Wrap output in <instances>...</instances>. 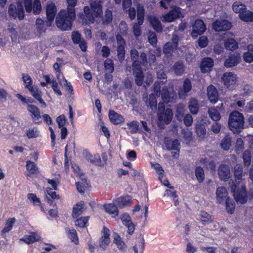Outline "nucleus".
<instances>
[{
    "label": "nucleus",
    "instance_id": "32",
    "mask_svg": "<svg viewBox=\"0 0 253 253\" xmlns=\"http://www.w3.org/2000/svg\"><path fill=\"white\" fill-rule=\"evenodd\" d=\"M26 168L29 172L27 175H34L39 172V168L37 165L33 162L28 160L26 162Z\"/></svg>",
    "mask_w": 253,
    "mask_h": 253
},
{
    "label": "nucleus",
    "instance_id": "49",
    "mask_svg": "<svg viewBox=\"0 0 253 253\" xmlns=\"http://www.w3.org/2000/svg\"><path fill=\"white\" fill-rule=\"evenodd\" d=\"M196 133L198 137L204 138L206 135V128L204 125L202 124H198L196 126Z\"/></svg>",
    "mask_w": 253,
    "mask_h": 253
},
{
    "label": "nucleus",
    "instance_id": "1",
    "mask_svg": "<svg viewBox=\"0 0 253 253\" xmlns=\"http://www.w3.org/2000/svg\"><path fill=\"white\" fill-rule=\"evenodd\" d=\"M234 175L236 184L233 182L229 185L231 188L233 196L236 202L244 204L247 201L246 188L244 183L241 182L243 175V167L240 164H237L234 167Z\"/></svg>",
    "mask_w": 253,
    "mask_h": 253
},
{
    "label": "nucleus",
    "instance_id": "4",
    "mask_svg": "<svg viewBox=\"0 0 253 253\" xmlns=\"http://www.w3.org/2000/svg\"><path fill=\"white\" fill-rule=\"evenodd\" d=\"M137 22L134 23L132 26V32L134 35L139 37L141 35V25L144 23L145 9L143 5L138 4L137 6Z\"/></svg>",
    "mask_w": 253,
    "mask_h": 253
},
{
    "label": "nucleus",
    "instance_id": "14",
    "mask_svg": "<svg viewBox=\"0 0 253 253\" xmlns=\"http://www.w3.org/2000/svg\"><path fill=\"white\" fill-rule=\"evenodd\" d=\"M28 111L31 114V116L33 122L36 124H40L42 121L41 112L39 108L36 106L32 104H28L27 105Z\"/></svg>",
    "mask_w": 253,
    "mask_h": 253
},
{
    "label": "nucleus",
    "instance_id": "7",
    "mask_svg": "<svg viewBox=\"0 0 253 253\" xmlns=\"http://www.w3.org/2000/svg\"><path fill=\"white\" fill-rule=\"evenodd\" d=\"M23 4L27 13L33 12L34 14L38 15L41 12L42 5L40 0H24Z\"/></svg>",
    "mask_w": 253,
    "mask_h": 253
},
{
    "label": "nucleus",
    "instance_id": "21",
    "mask_svg": "<svg viewBox=\"0 0 253 253\" xmlns=\"http://www.w3.org/2000/svg\"><path fill=\"white\" fill-rule=\"evenodd\" d=\"M164 143L167 148V150L169 151L172 150H178L179 147H180V143L177 139L172 140L168 137H165Z\"/></svg>",
    "mask_w": 253,
    "mask_h": 253
},
{
    "label": "nucleus",
    "instance_id": "60",
    "mask_svg": "<svg viewBox=\"0 0 253 253\" xmlns=\"http://www.w3.org/2000/svg\"><path fill=\"white\" fill-rule=\"evenodd\" d=\"M154 168L157 171V172L158 173L159 179L161 181H162V178L164 177V170L163 169L162 167L159 164L156 163L154 165Z\"/></svg>",
    "mask_w": 253,
    "mask_h": 253
},
{
    "label": "nucleus",
    "instance_id": "61",
    "mask_svg": "<svg viewBox=\"0 0 253 253\" xmlns=\"http://www.w3.org/2000/svg\"><path fill=\"white\" fill-rule=\"evenodd\" d=\"M56 122L58 124V127L61 128L64 127L66 123L67 122V119L66 117L64 115H60L56 118Z\"/></svg>",
    "mask_w": 253,
    "mask_h": 253
},
{
    "label": "nucleus",
    "instance_id": "26",
    "mask_svg": "<svg viewBox=\"0 0 253 253\" xmlns=\"http://www.w3.org/2000/svg\"><path fill=\"white\" fill-rule=\"evenodd\" d=\"M108 117L110 122L114 125H119L124 122V117L114 110H110Z\"/></svg>",
    "mask_w": 253,
    "mask_h": 253
},
{
    "label": "nucleus",
    "instance_id": "37",
    "mask_svg": "<svg viewBox=\"0 0 253 253\" xmlns=\"http://www.w3.org/2000/svg\"><path fill=\"white\" fill-rule=\"evenodd\" d=\"M66 232L68 236V238L74 243L75 245H78L79 243V238L76 230L74 229L67 228Z\"/></svg>",
    "mask_w": 253,
    "mask_h": 253
},
{
    "label": "nucleus",
    "instance_id": "13",
    "mask_svg": "<svg viewBox=\"0 0 253 253\" xmlns=\"http://www.w3.org/2000/svg\"><path fill=\"white\" fill-rule=\"evenodd\" d=\"M206 30V26L202 19H198L195 21L192 25L191 35L192 37H197L202 35Z\"/></svg>",
    "mask_w": 253,
    "mask_h": 253
},
{
    "label": "nucleus",
    "instance_id": "2",
    "mask_svg": "<svg viewBox=\"0 0 253 253\" xmlns=\"http://www.w3.org/2000/svg\"><path fill=\"white\" fill-rule=\"evenodd\" d=\"M76 18V13L66 9H61L58 13L56 19L57 27L62 31H68L71 29L73 23Z\"/></svg>",
    "mask_w": 253,
    "mask_h": 253
},
{
    "label": "nucleus",
    "instance_id": "8",
    "mask_svg": "<svg viewBox=\"0 0 253 253\" xmlns=\"http://www.w3.org/2000/svg\"><path fill=\"white\" fill-rule=\"evenodd\" d=\"M181 17H183L181 8L173 6L168 12L163 16L162 21L164 22H171Z\"/></svg>",
    "mask_w": 253,
    "mask_h": 253
},
{
    "label": "nucleus",
    "instance_id": "11",
    "mask_svg": "<svg viewBox=\"0 0 253 253\" xmlns=\"http://www.w3.org/2000/svg\"><path fill=\"white\" fill-rule=\"evenodd\" d=\"M139 53L138 51L135 49H132L130 51V58L132 61V63L134 62H137V64L146 66L147 65L148 61L146 54L145 52H141L140 53L139 58L140 60L138 59Z\"/></svg>",
    "mask_w": 253,
    "mask_h": 253
},
{
    "label": "nucleus",
    "instance_id": "17",
    "mask_svg": "<svg viewBox=\"0 0 253 253\" xmlns=\"http://www.w3.org/2000/svg\"><path fill=\"white\" fill-rule=\"evenodd\" d=\"M90 6L96 17H101L103 14L102 0H89Z\"/></svg>",
    "mask_w": 253,
    "mask_h": 253
},
{
    "label": "nucleus",
    "instance_id": "9",
    "mask_svg": "<svg viewBox=\"0 0 253 253\" xmlns=\"http://www.w3.org/2000/svg\"><path fill=\"white\" fill-rule=\"evenodd\" d=\"M137 62L132 63L133 74L134 76V81L136 84L139 86H141L143 83L144 75L141 66L137 64Z\"/></svg>",
    "mask_w": 253,
    "mask_h": 253
},
{
    "label": "nucleus",
    "instance_id": "10",
    "mask_svg": "<svg viewBox=\"0 0 253 253\" xmlns=\"http://www.w3.org/2000/svg\"><path fill=\"white\" fill-rule=\"evenodd\" d=\"M84 14L80 13L79 14V20L81 21L83 23H93L95 21L94 17H96V16L94 14V12L92 10L91 8H90L87 6H85L84 7Z\"/></svg>",
    "mask_w": 253,
    "mask_h": 253
},
{
    "label": "nucleus",
    "instance_id": "15",
    "mask_svg": "<svg viewBox=\"0 0 253 253\" xmlns=\"http://www.w3.org/2000/svg\"><path fill=\"white\" fill-rule=\"evenodd\" d=\"M110 236L109 229L104 226L101 231V237L99 240V245L101 248L105 250L108 247L110 243Z\"/></svg>",
    "mask_w": 253,
    "mask_h": 253
},
{
    "label": "nucleus",
    "instance_id": "58",
    "mask_svg": "<svg viewBox=\"0 0 253 253\" xmlns=\"http://www.w3.org/2000/svg\"><path fill=\"white\" fill-rule=\"evenodd\" d=\"M28 199L31 201L34 205L41 204V200L37 195L34 193H29L27 195Z\"/></svg>",
    "mask_w": 253,
    "mask_h": 253
},
{
    "label": "nucleus",
    "instance_id": "44",
    "mask_svg": "<svg viewBox=\"0 0 253 253\" xmlns=\"http://www.w3.org/2000/svg\"><path fill=\"white\" fill-rule=\"evenodd\" d=\"M240 19L246 22H252L253 21V12L247 10V9L244 10L243 13H241L240 16Z\"/></svg>",
    "mask_w": 253,
    "mask_h": 253
},
{
    "label": "nucleus",
    "instance_id": "24",
    "mask_svg": "<svg viewBox=\"0 0 253 253\" xmlns=\"http://www.w3.org/2000/svg\"><path fill=\"white\" fill-rule=\"evenodd\" d=\"M143 99L147 107H150L152 110L157 109V101L155 94L152 93L149 96L146 95L145 97L143 96Z\"/></svg>",
    "mask_w": 253,
    "mask_h": 253
},
{
    "label": "nucleus",
    "instance_id": "20",
    "mask_svg": "<svg viewBox=\"0 0 253 253\" xmlns=\"http://www.w3.org/2000/svg\"><path fill=\"white\" fill-rule=\"evenodd\" d=\"M46 195L45 196V199L46 202L50 205L56 207V204L54 203L53 200L59 199V195H57L56 192L53 191V189L50 187L46 188Z\"/></svg>",
    "mask_w": 253,
    "mask_h": 253
},
{
    "label": "nucleus",
    "instance_id": "52",
    "mask_svg": "<svg viewBox=\"0 0 253 253\" xmlns=\"http://www.w3.org/2000/svg\"><path fill=\"white\" fill-rule=\"evenodd\" d=\"M113 241L120 250H125L126 248L125 243L122 240L121 238L118 234L114 238Z\"/></svg>",
    "mask_w": 253,
    "mask_h": 253
},
{
    "label": "nucleus",
    "instance_id": "54",
    "mask_svg": "<svg viewBox=\"0 0 253 253\" xmlns=\"http://www.w3.org/2000/svg\"><path fill=\"white\" fill-rule=\"evenodd\" d=\"M42 92L40 90H36V92L33 93L32 95L42 105L43 107H45L46 106V104L42 99Z\"/></svg>",
    "mask_w": 253,
    "mask_h": 253
},
{
    "label": "nucleus",
    "instance_id": "16",
    "mask_svg": "<svg viewBox=\"0 0 253 253\" xmlns=\"http://www.w3.org/2000/svg\"><path fill=\"white\" fill-rule=\"evenodd\" d=\"M123 224L127 228V233L131 235L135 230V225L132 222L130 215L126 213L123 214L121 216Z\"/></svg>",
    "mask_w": 253,
    "mask_h": 253
},
{
    "label": "nucleus",
    "instance_id": "12",
    "mask_svg": "<svg viewBox=\"0 0 253 253\" xmlns=\"http://www.w3.org/2000/svg\"><path fill=\"white\" fill-rule=\"evenodd\" d=\"M236 76L231 72L225 73L222 77V81L224 87L228 90H231L234 88L236 83Z\"/></svg>",
    "mask_w": 253,
    "mask_h": 253
},
{
    "label": "nucleus",
    "instance_id": "19",
    "mask_svg": "<svg viewBox=\"0 0 253 253\" xmlns=\"http://www.w3.org/2000/svg\"><path fill=\"white\" fill-rule=\"evenodd\" d=\"M41 237L36 232H31L29 235H26L19 240L29 245L41 240Z\"/></svg>",
    "mask_w": 253,
    "mask_h": 253
},
{
    "label": "nucleus",
    "instance_id": "36",
    "mask_svg": "<svg viewBox=\"0 0 253 253\" xmlns=\"http://www.w3.org/2000/svg\"><path fill=\"white\" fill-rule=\"evenodd\" d=\"M104 209L107 212L110 214H112L114 216L118 215L119 210L118 207L113 203L105 204L104 205Z\"/></svg>",
    "mask_w": 253,
    "mask_h": 253
},
{
    "label": "nucleus",
    "instance_id": "31",
    "mask_svg": "<svg viewBox=\"0 0 253 253\" xmlns=\"http://www.w3.org/2000/svg\"><path fill=\"white\" fill-rule=\"evenodd\" d=\"M172 93L167 86H164L161 90V98L164 103H168L172 101Z\"/></svg>",
    "mask_w": 253,
    "mask_h": 253
},
{
    "label": "nucleus",
    "instance_id": "48",
    "mask_svg": "<svg viewBox=\"0 0 253 253\" xmlns=\"http://www.w3.org/2000/svg\"><path fill=\"white\" fill-rule=\"evenodd\" d=\"M195 176L199 183L203 182L205 174L203 169L201 167H197L195 169Z\"/></svg>",
    "mask_w": 253,
    "mask_h": 253
},
{
    "label": "nucleus",
    "instance_id": "38",
    "mask_svg": "<svg viewBox=\"0 0 253 253\" xmlns=\"http://www.w3.org/2000/svg\"><path fill=\"white\" fill-rule=\"evenodd\" d=\"M224 46L227 50H234L238 48V43L233 39H229L225 41Z\"/></svg>",
    "mask_w": 253,
    "mask_h": 253
},
{
    "label": "nucleus",
    "instance_id": "25",
    "mask_svg": "<svg viewBox=\"0 0 253 253\" xmlns=\"http://www.w3.org/2000/svg\"><path fill=\"white\" fill-rule=\"evenodd\" d=\"M22 75L25 87L29 90L31 94L35 92L36 90H39L37 87L33 86L32 78L28 74L23 73Z\"/></svg>",
    "mask_w": 253,
    "mask_h": 253
},
{
    "label": "nucleus",
    "instance_id": "53",
    "mask_svg": "<svg viewBox=\"0 0 253 253\" xmlns=\"http://www.w3.org/2000/svg\"><path fill=\"white\" fill-rule=\"evenodd\" d=\"M125 46L119 45L117 46V56L120 61H123L125 57Z\"/></svg>",
    "mask_w": 253,
    "mask_h": 253
},
{
    "label": "nucleus",
    "instance_id": "42",
    "mask_svg": "<svg viewBox=\"0 0 253 253\" xmlns=\"http://www.w3.org/2000/svg\"><path fill=\"white\" fill-rule=\"evenodd\" d=\"M232 144V138L229 134H227L222 140V149L225 151L229 150Z\"/></svg>",
    "mask_w": 253,
    "mask_h": 253
},
{
    "label": "nucleus",
    "instance_id": "41",
    "mask_svg": "<svg viewBox=\"0 0 253 253\" xmlns=\"http://www.w3.org/2000/svg\"><path fill=\"white\" fill-rule=\"evenodd\" d=\"M232 9L235 13H239L240 16L241 13L246 9V6L239 1H235L232 5Z\"/></svg>",
    "mask_w": 253,
    "mask_h": 253
},
{
    "label": "nucleus",
    "instance_id": "51",
    "mask_svg": "<svg viewBox=\"0 0 253 253\" xmlns=\"http://www.w3.org/2000/svg\"><path fill=\"white\" fill-rule=\"evenodd\" d=\"M89 216H84L78 218L75 221V225L80 227H84L88 222Z\"/></svg>",
    "mask_w": 253,
    "mask_h": 253
},
{
    "label": "nucleus",
    "instance_id": "29",
    "mask_svg": "<svg viewBox=\"0 0 253 253\" xmlns=\"http://www.w3.org/2000/svg\"><path fill=\"white\" fill-rule=\"evenodd\" d=\"M148 20L152 27L156 32L160 33L162 32L163 26L158 18L154 16H150L149 17Z\"/></svg>",
    "mask_w": 253,
    "mask_h": 253
},
{
    "label": "nucleus",
    "instance_id": "18",
    "mask_svg": "<svg viewBox=\"0 0 253 253\" xmlns=\"http://www.w3.org/2000/svg\"><path fill=\"white\" fill-rule=\"evenodd\" d=\"M213 66V60L211 57L203 58L200 63V68L202 73H206L211 70Z\"/></svg>",
    "mask_w": 253,
    "mask_h": 253
},
{
    "label": "nucleus",
    "instance_id": "33",
    "mask_svg": "<svg viewBox=\"0 0 253 253\" xmlns=\"http://www.w3.org/2000/svg\"><path fill=\"white\" fill-rule=\"evenodd\" d=\"M84 207V203L83 201L78 203L73 207L72 214L73 218H77L82 213Z\"/></svg>",
    "mask_w": 253,
    "mask_h": 253
},
{
    "label": "nucleus",
    "instance_id": "57",
    "mask_svg": "<svg viewBox=\"0 0 253 253\" xmlns=\"http://www.w3.org/2000/svg\"><path fill=\"white\" fill-rule=\"evenodd\" d=\"M67 3L66 10L76 13L75 6L77 5V0H66Z\"/></svg>",
    "mask_w": 253,
    "mask_h": 253
},
{
    "label": "nucleus",
    "instance_id": "46",
    "mask_svg": "<svg viewBox=\"0 0 253 253\" xmlns=\"http://www.w3.org/2000/svg\"><path fill=\"white\" fill-rule=\"evenodd\" d=\"M112 12L111 10L107 9L105 12L104 17L102 18V24L104 25H108L112 21Z\"/></svg>",
    "mask_w": 253,
    "mask_h": 253
},
{
    "label": "nucleus",
    "instance_id": "27",
    "mask_svg": "<svg viewBox=\"0 0 253 253\" xmlns=\"http://www.w3.org/2000/svg\"><path fill=\"white\" fill-rule=\"evenodd\" d=\"M132 198L130 196L126 195L124 196H121L116 200L117 206L120 208H124L125 207L129 205L131 202Z\"/></svg>",
    "mask_w": 253,
    "mask_h": 253
},
{
    "label": "nucleus",
    "instance_id": "50",
    "mask_svg": "<svg viewBox=\"0 0 253 253\" xmlns=\"http://www.w3.org/2000/svg\"><path fill=\"white\" fill-rule=\"evenodd\" d=\"M226 210L228 213H233L234 211L235 204V203L229 198L226 200Z\"/></svg>",
    "mask_w": 253,
    "mask_h": 253
},
{
    "label": "nucleus",
    "instance_id": "62",
    "mask_svg": "<svg viewBox=\"0 0 253 253\" xmlns=\"http://www.w3.org/2000/svg\"><path fill=\"white\" fill-rule=\"evenodd\" d=\"M201 162L206 165L211 171H215L216 169V164L213 161L208 162L206 159H202Z\"/></svg>",
    "mask_w": 253,
    "mask_h": 253
},
{
    "label": "nucleus",
    "instance_id": "45",
    "mask_svg": "<svg viewBox=\"0 0 253 253\" xmlns=\"http://www.w3.org/2000/svg\"><path fill=\"white\" fill-rule=\"evenodd\" d=\"M244 164L246 167H249L251 164L252 154L251 151L246 150L244 151L242 156Z\"/></svg>",
    "mask_w": 253,
    "mask_h": 253
},
{
    "label": "nucleus",
    "instance_id": "55",
    "mask_svg": "<svg viewBox=\"0 0 253 253\" xmlns=\"http://www.w3.org/2000/svg\"><path fill=\"white\" fill-rule=\"evenodd\" d=\"M209 116L214 121H217L220 120V115L217 111L215 109H211L209 111Z\"/></svg>",
    "mask_w": 253,
    "mask_h": 253
},
{
    "label": "nucleus",
    "instance_id": "3",
    "mask_svg": "<svg viewBox=\"0 0 253 253\" xmlns=\"http://www.w3.org/2000/svg\"><path fill=\"white\" fill-rule=\"evenodd\" d=\"M244 117L243 115L237 111L232 112L228 119L230 129L234 133L240 132L244 127Z\"/></svg>",
    "mask_w": 253,
    "mask_h": 253
},
{
    "label": "nucleus",
    "instance_id": "64",
    "mask_svg": "<svg viewBox=\"0 0 253 253\" xmlns=\"http://www.w3.org/2000/svg\"><path fill=\"white\" fill-rule=\"evenodd\" d=\"M148 42L153 46H155L158 42V39L156 34L152 32L148 37Z\"/></svg>",
    "mask_w": 253,
    "mask_h": 253
},
{
    "label": "nucleus",
    "instance_id": "6",
    "mask_svg": "<svg viewBox=\"0 0 253 253\" xmlns=\"http://www.w3.org/2000/svg\"><path fill=\"white\" fill-rule=\"evenodd\" d=\"M8 12L10 17L13 19L18 18L21 20L25 18L23 5L21 1H17L16 4L11 3L8 8Z\"/></svg>",
    "mask_w": 253,
    "mask_h": 253
},
{
    "label": "nucleus",
    "instance_id": "5",
    "mask_svg": "<svg viewBox=\"0 0 253 253\" xmlns=\"http://www.w3.org/2000/svg\"><path fill=\"white\" fill-rule=\"evenodd\" d=\"M158 117L160 122L163 121L165 124H169L173 118V112L170 108H165L164 103L160 102L158 108Z\"/></svg>",
    "mask_w": 253,
    "mask_h": 253
},
{
    "label": "nucleus",
    "instance_id": "63",
    "mask_svg": "<svg viewBox=\"0 0 253 253\" xmlns=\"http://www.w3.org/2000/svg\"><path fill=\"white\" fill-rule=\"evenodd\" d=\"M208 39L206 36H202L198 40V45L201 48H204L208 45Z\"/></svg>",
    "mask_w": 253,
    "mask_h": 253
},
{
    "label": "nucleus",
    "instance_id": "43",
    "mask_svg": "<svg viewBox=\"0 0 253 253\" xmlns=\"http://www.w3.org/2000/svg\"><path fill=\"white\" fill-rule=\"evenodd\" d=\"M177 48L175 47L170 42H166L163 47V52L166 55H171L173 51L176 49Z\"/></svg>",
    "mask_w": 253,
    "mask_h": 253
},
{
    "label": "nucleus",
    "instance_id": "35",
    "mask_svg": "<svg viewBox=\"0 0 253 253\" xmlns=\"http://www.w3.org/2000/svg\"><path fill=\"white\" fill-rule=\"evenodd\" d=\"M171 69L176 76H181L184 72V66L182 61H177L174 63Z\"/></svg>",
    "mask_w": 253,
    "mask_h": 253
},
{
    "label": "nucleus",
    "instance_id": "47",
    "mask_svg": "<svg viewBox=\"0 0 253 253\" xmlns=\"http://www.w3.org/2000/svg\"><path fill=\"white\" fill-rule=\"evenodd\" d=\"M104 66L105 70L110 73H113L114 71V64L112 59L107 58L104 62Z\"/></svg>",
    "mask_w": 253,
    "mask_h": 253
},
{
    "label": "nucleus",
    "instance_id": "34",
    "mask_svg": "<svg viewBox=\"0 0 253 253\" xmlns=\"http://www.w3.org/2000/svg\"><path fill=\"white\" fill-rule=\"evenodd\" d=\"M16 222L15 217H9L6 220L4 227L1 231V234H4L9 232Z\"/></svg>",
    "mask_w": 253,
    "mask_h": 253
},
{
    "label": "nucleus",
    "instance_id": "59",
    "mask_svg": "<svg viewBox=\"0 0 253 253\" xmlns=\"http://www.w3.org/2000/svg\"><path fill=\"white\" fill-rule=\"evenodd\" d=\"M129 128L131 129V132L136 133L139 130V123L137 121H133L128 124Z\"/></svg>",
    "mask_w": 253,
    "mask_h": 253
},
{
    "label": "nucleus",
    "instance_id": "56",
    "mask_svg": "<svg viewBox=\"0 0 253 253\" xmlns=\"http://www.w3.org/2000/svg\"><path fill=\"white\" fill-rule=\"evenodd\" d=\"M192 89V84L191 81L186 78L184 80L183 84V90L185 94L188 93Z\"/></svg>",
    "mask_w": 253,
    "mask_h": 253
},
{
    "label": "nucleus",
    "instance_id": "22",
    "mask_svg": "<svg viewBox=\"0 0 253 253\" xmlns=\"http://www.w3.org/2000/svg\"><path fill=\"white\" fill-rule=\"evenodd\" d=\"M207 96L210 102L214 104L218 99V94L216 88L212 84L207 88Z\"/></svg>",
    "mask_w": 253,
    "mask_h": 253
},
{
    "label": "nucleus",
    "instance_id": "30",
    "mask_svg": "<svg viewBox=\"0 0 253 253\" xmlns=\"http://www.w3.org/2000/svg\"><path fill=\"white\" fill-rule=\"evenodd\" d=\"M188 109L190 112L193 115H197L199 110V104L198 100L195 98L190 99L188 102Z\"/></svg>",
    "mask_w": 253,
    "mask_h": 253
},
{
    "label": "nucleus",
    "instance_id": "40",
    "mask_svg": "<svg viewBox=\"0 0 253 253\" xmlns=\"http://www.w3.org/2000/svg\"><path fill=\"white\" fill-rule=\"evenodd\" d=\"M87 159L91 164H94L96 166H102L103 165V164L101 162L100 157L98 154L94 155L89 154L87 156Z\"/></svg>",
    "mask_w": 253,
    "mask_h": 253
},
{
    "label": "nucleus",
    "instance_id": "23",
    "mask_svg": "<svg viewBox=\"0 0 253 253\" xmlns=\"http://www.w3.org/2000/svg\"><path fill=\"white\" fill-rule=\"evenodd\" d=\"M57 12V8L53 2L47 4L46 7V15L48 21L52 22Z\"/></svg>",
    "mask_w": 253,
    "mask_h": 253
},
{
    "label": "nucleus",
    "instance_id": "39",
    "mask_svg": "<svg viewBox=\"0 0 253 253\" xmlns=\"http://www.w3.org/2000/svg\"><path fill=\"white\" fill-rule=\"evenodd\" d=\"M201 222L204 225L208 224L212 221L211 216L207 212L201 211L200 212Z\"/></svg>",
    "mask_w": 253,
    "mask_h": 253
},
{
    "label": "nucleus",
    "instance_id": "28",
    "mask_svg": "<svg viewBox=\"0 0 253 253\" xmlns=\"http://www.w3.org/2000/svg\"><path fill=\"white\" fill-rule=\"evenodd\" d=\"M240 57L237 54H231L224 62L225 67L229 68L237 65L240 61Z\"/></svg>",
    "mask_w": 253,
    "mask_h": 253
}]
</instances>
